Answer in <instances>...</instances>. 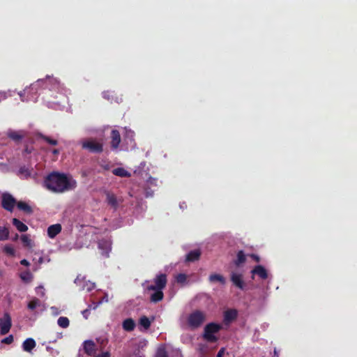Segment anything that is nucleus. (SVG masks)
<instances>
[{
	"mask_svg": "<svg viewBox=\"0 0 357 357\" xmlns=\"http://www.w3.org/2000/svg\"><path fill=\"white\" fill-rule=\"evenodd\" d=\"M11 319L8 314H6L3 319H0V333L1 335L7 334L11 328Z\"/></svg>",
	"mask_w": 357,
	"mask_h": 357,
	"instance_id": "nucleus-8",
	"label": "nucleus"
},
{
	"mask_svg": "<svg viewBox=\"0 0 357 357\" xmlns=\"http://www.w3.org/2000/svg\"><path fill=\"white\" fill-rule=\"evenodd\" d=\"M83 349L88 356H93L96 354L97 346L93 340H85L83 342Z\"/></svg>",
	"mask_w": 357,
	"mask_h": 357,
	"instance_id": "nucleus-9",
	"label": "nucleus"
},
{
	"mask_svg": "<svg viewBox=\"0 0 357 357\" xmlns=\"http://www.w3.org/2000/svg\"><path fill=\"white\" fill-rule=\"evenodd\" d=\"M135 322L132 318H128L123 321V328L128 332L134 331L135 328Z\"/></svg>",
	"mask_w": 357,
	"mask_h": 357,
	"instance_id": "nucleus-21",
	"label": "nucleus"
},
{
	"mask_svg": "<svg viewBox=\"0 0 357 357\" xmlns=\"http://www.w3.org/2000/svg\"><path fill=\"white\" fill-rule=\"evenodd\" d=\"M20 264L23 266H29L30 265V263L25 259H22L20 261Z\"/></svg>",
	"mask_w": 357,
	"mask_h": 357,
	"instance_id": "nucleus-46",
	"label": "nucleus"
},
{
	"mask_svg": "<svg viewBox=\"0 0 357 357\" xmlns=\"http://www.w3.org/2000/svg\"><path fill=\"white\" fill-rule=\"evenodd\" d=\"M238 315V312L236 310H227L224 313V321L226 323H230L234 321Z\"/></svg>",
	"mask_w": 357,
	"mask_h": 357,
	"instance_id": "nucleus-18",
	"label": "nucleus"
},
{
	"mask_svg": "<svg viewBox=\"0 0 357 357\" xmlns=\"http://www.w3.org/2000/svg\"><path fill=\"white\" fill-rule=\"evenodd\" d=\"M98 248L101 251V255L109 257L112 250V241L109 239L102 238L98 242Z\"/></svg>",
	"mask_w": 357,
	"mask_h": 357,
	"instance_id": "nucleus-7",
	"label": "nucleus"
},
{
	"mask_svg": "<svg viewBox=\"0 0 357 357\" xmlns=\"http://www.w3.org/2000/svg\"><path fill=\"white\" fill-rule=\"evenodd\" d=\"M106 202L114 210H116L119 206V203L116 195L110 192H106Z\"/></svg>",
	"mask_w": 357,
	"mask_h": 357,
	"instance_id": "nucleus-15",
	"label": "nucleus"
},
{
	"mask_svg": "<svg viewBox=\"0 0 357 357\" xmlns=\"http://www.w3.org/2000/svg\"><path fill=\"white\" fill-rule=\"evenodd\" d=\"M7 98L6 93L5 92H0V102Z\"/></svg>",
	"mask_w": 357,
	"mask_h": 357,
	"instance_id": "nucleus-45",
	"label": "nucleus"
},
{
	"mask_svg": "<svg viewBox=\"0 0 357 357\" xmlns=\"http://www.w3.org/2000/svg\"><path fill=\"white\" fill-rule=\"evenodd\" d=\"M13 342V336L12 335H8L1 340L2 343L10 344Z\"/></svg>",
	"mask_w": 357,
	"mask_h": 357,
	"instance_id": "nucleus-39",
	"label": "nucleus"
},
{
	"mask_svg": "<svg viewBox=\"0 0 357 357\" xmlns=\"http://www.w3.org/2000/svg\"><path fill=\"white\" fill-rule=\"evenodd\" d=\"M3 251L6 254H7L8 255L12 256V257L15 256V249L13 248V247L12 245H5L3 248Z\"/></svg>",
	"mask_w": 357,
	"mask_h": 357,
	"instance_id": "nucleus-37",
	"label": "nucleus"
},
{
	"mask_svg": "<svg viewBox=\"0 0 357 357\" xmlns=\"http://www.w3.org/2000/svg\"><path fill=\"white\" fill-rule=\"evenodd\" d=\"M17 208L24 211L26 214H31L33 213L32 208L25 202L20 201L17 203Z\"/></svg>",
	"mask_w": 357,
	"mask_h": 357,
	"instance_id": "nucleus-25",
	"label": "nucleus"
},
{
	"mask_svg": "<svg viewBox=\"0 0 357 357\" xmlns=\"http://www.w3.org/2000/svg\"><path fill=\"white\" fill-rule=\"evenodd\" d=\"M250 257L257 262H259V261H260V257L255 254H251L250 255Z\"/></svg>",
	"mask_w": 357,
	"mask_h": 357,
	"instance_id": "nucleus-42",
	"label": "nucleus"
},
{
	"mask_svg": "<svg viewBox=\"0 0 357 357\" xmlns=\"http://www.w3.org/2000/svg\"><path fill=\"white\" fill-rule=\"evenodd\" d=\"M208 280L210 282H218L222 284H225L226 282L225 278L222 275L217 273L210 275Z\"/></svg>",
	"mask_w": 357,
	"mask_h": 357,
	"instance_id": "nucleus-26",
	"label": "nucleus"
},
{
	"mask_svg": "<svg viewBox=\"0 0 357 357\" xmlns=\"http://www.w3.org/2000/svg\"><path fill=\"white\" fill-rule=\"evenodd\" d=\"M19 238V235L17 234H15V235L14 236V237L13 238V241H16Z\"/></svg>",
	"mask_w": 357,
	"mask_h": 357,
	"instance_id": "nucleus-49",
	"label": "nucleus"
},
{
	"mask_svg": "<svg viewBox=\"0 0 357 357\" xmlns=\"http://www.w3.org/2000/svg\"><path fill=\"white\" fill-rule=\"evenodd\" d=\"M230 279L234 286L240 289H244L245 282L243 280V275L241 274L231 273Z\"/></svg>",
	"mask_w": 357,
	"mask_h": 357,
	"instance_id": "nucleus-10",
	"label": "nucleus"
},
{
	"mask_svg": "<svg viewBox=\"0 0 357 357\" xmlns=\"http://www.w3.org/2000/svg\"><path fill=\"white\" fill-rule=\"evenodd\" d=\"M151 321L149 320V319L146 317V316H142L140 319H139V324L141 326H142L145 329H148L150 328L151 326Z\"/></svg>",
	"mask_w": 357,
	"mask_h": 357,
	"instance_id": "nucleus-35",
	"label": "nucleus"
},
{
	"mask_svg": "<svg viewBox=\"0 0 357 357\" xmlns=\"http://www.w3.org/2000/svg\"><path fill=\"white\" fill-rule=\"evenodd\" d=\"M52 153L54 155H58V154L59 153V151L58 149H53V150H52Z\"/></svg>",
	"mask_w": 357,
	"mask_h": 357,
	"instance_id": "nucleus-48",
	"label": "nucleus"
},
{
	"mask_svg": "<svg viewBox=\"0 0 357 357\" xmlns=\"http://www.w3.org/2000/svg\"><path fill=\"white\" fill-rule=\"evenodd\" d=\"M201 252L199 250H194L190 251L185 257V261L188 262H193L199 259Z\"/></svg>",
	"mask_w": 357,
	"mask_h": 357,
	"instance_id": "nucleus-19",
	"label": "nucleus"
},
{
	"mask_svg": "<svg viewBox=\"0 0 357 357\" xmlns=\"http://www.w3.org/2000/svg\"><path fill=\"white\" fill-rule=\"evenodd\" d=\"M20 277L22 281L26 283L31 282L33 279V275L29 271H25L21 273Z\"/></svg>",
	"mask_w": 357,
	"mask_h": 357,
	"instance_id": "nucleus-29",
	"label": "nucleus"
},
{
	"mask_svg": "<svg viewBox=\"0 0 357 357\" xmlns=\"http://www.w3.org/2000/svg\"><path fill=\"white\" fill-rule=\"evenodd\" d=\"M40 301L37 298H33L31 301H30L27 305V307L30 310H35L38 306H40Z\"/></svg>",
	"mask_w": 357,
	"mask_h": 357,
	"instance_id": "nucleus-34",
	"label": "nucleus"
},
{
	"mask_svg": "<svg viewBox=\"0 0 357 357\" xmlns=\"http://www.w3.org/2000/svg\"><path fill=\"white\" fill-rule=\"evenodd\" d=\"M155 292L151 294L150 300L153 303H158L163 299L164 294L162 289L153 290Z\"/></svg>",
	"mask_w": 357,
	"mask_h": 357,
	"instance_id": "nucleus-24",
	"label": "nucleus"
},
{
	"mask_svg": "<svg viewBox=\"0 0 357 357\" xmlns=\"http://www.w3.org/2000/svg\"><path fill=\"white\" fill-rule=\"evenodd\" d=\"M158 179L149 177L146 181L147 187L146 188V197H151L153 195V191L150 190L151 186H157Z\"/></svg>",
	"mask_w": 357,
	"mask_h": 357,
	"instance_id": "nucleus-20",
	"label": "nucleus"
},
{
	"mask_svg": "<svg viewBox=\"0 0 357 357\" xmlns=\"http://www.w3.org/2000/svg\"><path fill=\"white\" fill-rule=\"evenodd\" d=\"M246 261V257L243 250H239L237 252V258L234 261V264L236 266H239L242 264L245 263Z\"/></svg>",
	"mask_w": 357,
	"mask_h": 357,
	"instance_id": "nucleus-27",
	"label": "nucleus"
},
{
	"mask_svg": "<svg viewBox=\"0 0 357 357\" xmlns=\"http://www.w3.org/2000/svg\"><path fill=\"white\" fill-rule=\"evenodd\" d=\"M19 174L22 175L26 178H28L31 176V170L29 169V168L25 166H22L19 169Z\"/></svg>",
	"mask_w": 357,
	"mask_h": 357,
	"instance_id": "nucleus-36",
	"label": "nucleus"
},
{
	"mask_svg": "<svg viewBox=\"0 0 357 357\" xmlns=\"http://www.w3.org/2000/svg\"><path fill=\"white\" fill-rule=\"evenodd\" d=\"M222 328L220 324L211 322L206 324L204 328L202 337L204 340L209 343H215L218 340V337L215 335L216 333Z\"/></svg>",
	"mask_w": 357,
	"mask_h": 357,
	"instance_id": "nucleus-3",
	"label": "nucleus"
},
{
	"mask_svg": "<svg viewBox=\"0 0 357 357\" xmlns=\"http://www.w3.org/2000/svg\"><path fill=\"white\" fill-rule=\"evenodd\" d=\"M44 185L52 192L61 193L75 188L77 182L63 173L53 172L45 177Z\"/></svg>",
	"mask_w": 357,
	"mask_h": 357,
	"instance_id": "nucleus-1",
	"label": "nucleus"
},
{
	"mask_svg": "<svg viewBox=\"0 0 357 357\" xmlns=\"http://www.w3.org/2000/svg\"><path fill=\"white\" fill-rule=\"evenodd\" d=\"M38 262H39L40 264H42V263L43 262V257H40V258H39V260H38Z\"/></svg>",
	"mask_w": 357,
	"mask_h": 357,
	"instance_id": "nucleus-50",
	"label": "nucleus"
},
{
	"mask_svg": "<svg viewBox=\"0 0 357 357\" xmlns=\"http://www.w3.org/2000/svg\"><path fill=\"white\" fill-rule=\"evenodd\" d=\"M61 225L60 224H54L50 225L47 228V235L50 238H54L61 231Z\"/></svg>",
	"mask_w": 357,
	"mask_h": 357,
	"instance_id": "nucleus-16",
	"label": "nucleus"
},
{
	"mask_svg": "<svg viewBox=\"0 0 357 357\" xmlns=\"http://www.w3.org/2000/svg\"><path fill=\"white\" fill-rule=\"evenodd\" d=\"M206 313L200 310H195L190 312L187 317L186 322L191 330H196L200 328L206 321Z\"/></svg>",
	"mask_w": 357,
	"mask_h": 357,
	"instance_id": "nucleus-2",
	"label": "nucleus"
},
{
	"mask_svg": "<svg viewBox=\"0 0 357 357\" xmlns=\"http://www.w3.org/2000/svg\"><path fill=\"white\" fill-rule=\"evenodd\" d=\"M176 280L178 283L184 284L187 281V275L184 273H179L176 275Z\"/></svg>",
	"mask_w": 357,
	"mask_h": 357,
	"instance_id": "nucleus-38",
	"label": "nucleus"
},
{
	"mask_svg": "<svg viewBox=\"0 0 357 357\" xmlns=\"http://www.w3.org/2000/svg\"><path fill=\"white\" fill-rule=\"evenodd\" d=\"M6 135L8 137L12 140L15 142H20L26 135V132L24 130L15 131L13 130H8Z\"/></svg>",
	"mask_w": 357,
	"mask_h": 357,
	"instance_id": "nucleus-11",
	"label": "nucleus"
},
{
	"mask_svg": "<svg viewBox=\"0 0 357 357\" xmlns=\"http://www.w3.org/2000/svg\"><path fill=\"white\" fill-rule=\"evenodd\" d=\"M21 241L24 247L28 248H31L33 247L32 241L27 235H26V234L22 235Z\"/></svg>",
	"mask_w": 357,
	"mask_h": 357,
	"instance_id": "nucleus-32",
	"label": "nucleus"
},
{
	"mask_svg": "<svg viewBox=\"0 0 357 357\" xmlns=\"http://www.w3.org/2000/svg\"><path fill=\"white\" fill-rule=\"evenodd\" d=\"M58 325L63 328H66L70 324L69 319L66 317H60L57 320Z\"/></svg>",
	"mask_w": 357,
	"mask_h": 357,
	"instance_id": "nucleus-33",
	"label": "nucleus"
},
{
	"mask_svg": "<svg viewBox=\"0 0 357 357\" xmlns=\"http://www.w3.org/2000/svg\"><path fill=\"white\" fill-rule=\"evenodd\" d=\"M36 346V341L31 337L26 339L22 343V349L24 351L26 352H31Z\"/></svg>",
	"mask_w": 357,
	"mask_h": 357,
	"instance_id": "nucleus-17",
	"label": "nucleus"
},
{
	"mask_svg": "<svg viewBox=\"0 0 357 357\" xmlns=\"http://www.w3.org/2000/svg\"><path fill=\"white\" fill-rule=\"evenodd\" d=\"M154 357H169L164 344H161L158 347Z\"/></svg>",
	"mask_w": 357,
	"mask_h": 357,
	"instance_id": "nucleus-28",
	"label": "nucleus"
},
{
	"mask_svg": "<svg viewBox=\"0 0 357 357\" xmlns=\"http://www.w3.org/2000/svg\"><path fill=\"white\" fill-rule=\"evenodd\" d=\"M112 174L115 176L126 178L131 176L130 173L123 167H117L112 170Z\"/></svg>",
	"mask_w": 357,
	"mask_h": 357,
	"instance_id": "nucleus-22",
	"label": "nucleus"
},
{
	"mask_svg": "<svg viewBox=\"0 0 357 357\" xmlns=\"http://www.w3.org/2000/svg\"><path fill=\"white\" fill-rule=\"evenodd\" d=\"M225 348H221L218 352L217 357H223L225 354Z\"/></svg>",
	"mask_w": 357,
	"mask_h": 357,
	"instance_id": "nucleus-44",
	"label": "nucleus"
},
{
	"mask_svg": "<svg viewBox=\"0 0 357 357\" xmlns=\"http://www.w3.org/2000/svg\"><path fill=\"white\" fill-rule=\"evenodd\" d=\"M9 229L6 227L0 226V241H6L9 238Z\"/></svg>",
	"mask_w": 357,
	"mask_h": 357,
	"instance_id": "nucleus-30",
	"label": "nucleus"
},
{
	"mask_svg": "<svg viewBox=\"0 0 357 357\" xmlns=\"http://www.w3.org/2000/svg\"><path fill=\"white\" fill-rule=\"evenodd\" d=\"M40 83H43V79H38L36 82L31 84L29 87L26 88L23 92L22 91L20 92L19 95L21 98V100L23 102L26 100L24 98L25 93H29V91H36L38 90V88L40 86Z\"/></svg>",
	"mask_w": 357,
	"mask_h": 357,
	"instance_id": "nucleus-13",
	"label": "nucleus"
},
{
	"mask_svg": "<svg viewBox=\"0 0 357 357\" xmlns=\"http://www.w3.org/2000/svg\"><path fill=\"white\" fill-rule=\"evenodd\" d=\"M24 152L26 154H29L32 152V149H29L28 146H26L24 150Z\"/></svg>",
	"mask_w": 357,
	"mask_h": 357,
	"instance_id": "nucleus-47",
	"label": "nucleus"
},
{
	"mask_svg": "<svg viewBox=\"0 0 357 357\" xmlns=\"http://www.w3.org/2000/svg\"><path fill=\"white\" fill-rule=\"evenodd\" d=\"M167 275L160 273L154 279L155 284H151L147 287V290L163 289L167 284Z\"/></svg>",
	"mask_w": 357,
	"mask_h": 357,
	"instance_id": "nucleus-6",
	"label": "nucleus"
},
{
	"mask_svg": "<svg viewBox=\"0 0 357 357\" xmlns=\"http://www.w3.org/2000/svg\"><path fill=\"white\" fill-rule=\"evenodd\" d=\"M17 204L16 199L9 193H4L1 197V206L6 211L12 212Z\"/></svg>",
	"mask_w": 357,
	"mask_h": 357,
	"instance_id": "nucleus-5",
	"label": "nucleus"
},
{
	"mask_svg": "<svg viewBox=\"0 0 357 357\" xmlns=\"http://www.w3.org/2000/svg\"><path fill=\"white\" fill-rule=\"evenodd\" d=\"M12 223L20 232H25L28 230V227L17 218H13Z\"/></svg>",
	"mask_w": 357,
	"mask_h": 357,
	"instance_id": "nucleus-23",
	"label": "nucleus"
},
{
	"mask_svg": "<svg viewBox=\"0 0 357 357\" xmlns=\"http://www.w3.org/2000/svg\"><path fill=\"white\" fill-rule=\"evenodd\" d=\"M82 315L84 316V317L85 319H87V318H88V316H89V314H90V309H89V308H88V309H86V310H83V311L82 312Z\"/></svg>",
	"mask_w": 357,
	"mask_h": 357,
	"instance_id": "nucleus-41",
	"label": "nucleus"
},
{
	"mask_svg": "<svg viewBox=\"0 0 357 357\" xmlns=\"http://www.w3.org/2000/svg\"><path fill=\"white\" fill-rule=\"evenodd\" d=\"M252 275H257L260 278L266 280L268 278V273L266 268L261 265L256 266L251 271Z\"/></svg>",
	"mask_w": 357,
	"mask_h": 357,
	"instance_id": "nucleus-14",
	"label": "nucleus"
},
{
	"mask_svg": "<svg viewBox=\"0 0 357 357\" xmlns=\"http://www.w3.org/2000/svg\"><path fill=\"white\" fill-rule=\"evenodd\" d=\"M111 146L113 149H116L121 142V135L117 130H112L111 132Z\"/></svg>",
	"mask_w": 357,
	"mask_h": 357,
	"instance_id": "nucleus-12",
	"label": "nucleus"
},
{
	"mask_svg": "<svg viewBox=\"0 0 357 357\" xmlns=\"http://www.w3.org/2000/svg\"><path fill=\"white\" fill-rule=\"evenodd\" d=\"M82 149L88 151L91 153H101L103 151L102 143L98 142L96 139L89 138L81 142Z\"/></svg>",
	"mask_w": 357,
	"mask_h": 357,
	"instance_id": "nucleus-4",
	"label": "nucleus"
},
{
	"mask_svg": "<svg viewBox=\"0 0 357 357\" xmlns=\"http://www.w3.org/2000/svg\"><path fill=\"white\" fill-rule=\"evenodd\" d=\"M37 137L40 138V139H43V140H45L49 144H51V145H53V146H56V145L58 144V141L57 140L51 139L50 137L46 136V135H43L42 133L37 134Z\"/></svg>",
	"mask_w": 357,
	"mask_h": 357,
	"instance_id": "nucleus-31",
	"label": "nucleus"
},
{
	"mask_svg": "<svg viewBox=\"0 0 357 357\" xmlns=\"http://www.w3.org/2000/svg\"><path fill=\"white\" fill-rule=\"evenodd\" d=\"M95 357H110V354L108 351L103 352L100 354L96 356Z\"/></svg>",
	"mask_w": 357,
	"mask_h": 357,
	"instance_id": "nucleus-43",
	"label": "nucleus"
},
{
	"mask_svg": "<svg viewBox=\"0 0 357 357\" xmlns=\"http://www.w3.org/2000/svg\"><path fill=\"white\" fill-rule=\"evenodd\" d=\"M36 291L38 294H40L42 296L45 295V290L43 287H37Z\"/></svg>",
	"mask_w": 357,
	"mask_h": 357,
	"instance_id": "nucleus-40",
	"label": "nucleus"
}]
</instances>
